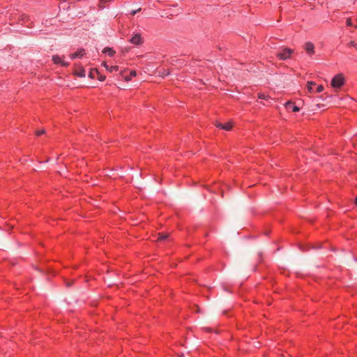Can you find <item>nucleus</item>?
<instances>
[{"label":"nucleus","instance_id":"1","mask_svg":"<svg viewBox=\"0 0 357 357\" xmlns=\"http://www.w3.org/2000/svg\"><path fill=\"white\" fill-rule=\"evenodd\" d=\"M344 84V77L342 74L336 75L331 80V86L333 88H340Z\"/></svg>","mask_w":357,"mask_h":357},{"label":"nucleus","instance_id":"2","mask_svg":"<svg viewBox=\"0 0 357 357\" xmlns=\"http://www.w3.org/2000/svg\"><path fill=\"white\" fill-rule=\"evenodd\" d=\"M293 52V50L285 47L282 50V52L277 54V56L281 60H286L290 58V56Z\"/></svg>","mask_w":357,"mask_h":357},{"label":"nucleus","instance_id":"3","mask_svg":"<svg viewBox=\"0 0 357 357\" xmlns=\"http://www.w3.org/2000/svg\"><path fill=\"white\" fill-rule=\"evenodd\" d=\"M303 47H304V50H305V52H307V54L310 56H312L315 53L314 45L311 42L305 43Z\"/></svg>","mask_w":357,"mask_h":357},{"label":"nucleus","instance_id":"4","mask_svg":"<svg viewBox=\"0 0 357 357\" xmlns=\"http://www.w3.org/2000/svg\"><path fill=\"white\" fill-rule=\"evenodd\" d=\"M52 61L55 64H61L62 66H68V63L64 61L62 58L58 55L52 56Z\"/></svg>","mask_w":357,"mask_h":357},{"label":"nucleus","instance_id":"5","mask_svg":"<svg viewBox=\"0 0 357 357\" xmlns=\"http://www.w3.org/2000/svg\"><path fill=\"white\" fill-rule=\"evenodd\" d=\"M215 126L218 128H220L223 130H230L232 127H233V123L231 122H227L225 124H222V123H218V122H216L215 123Z\"/></svg>","mask_w":357,"mask_h":357},{"label":"nucleus","instance_id":"6","mask_svg":"<svg viewBox=\"0 0 357 357\" xmlns=\"http://www.w3.org/2000/svg\"><path fill=\"white\" fill-rule=\"evenodd\" d=\"M130 42L134 45H140L142 43V39L139 33L135 34L131 39L130 40Z\"/></svg>","mask_w":357,"mask_h":357},{"label":"nucleus","instance_id":"7","mask_svg":"<svg viewBox=\"0 0 357 357\" xmlns=\"http://www.w3.org/2000/svg\"><path fill=\"white\" fill-rule=\"evenodd\" d=\"M85 50H83V49H81L78 51H77L76 52L73 53V54H70V57L72 59H76V58H81L82 56H83L84 54H85Z\"/></svg>","mask_w":357,"mask_h":357},{"label":"nucleus","instance_id":"8","mask_svg":"<svg viewBox=\"0 0 357 357\" xmlns=\"http://www.w3.org/2000/svg\"><path fill=\"white\" fill-rule=\"evenodd\" d=\"M285 107L287 109H292L293 112H296L300 110L299 107L294 105L293 102L288 101L284 104Z\"/></svg>","mask_w":357,"mask_h":357},{"label":"nucleus","instance_id":"9","mask_svg":"<svg viewBox=\"0 0 357 357\" xmlns=\"http://www.w3.org/2000/svg\"><path fill=\"white\" fill-rule=\"evenodd\" d=\"M102 52L105 53V54H107L109 56H112L115 54V52L112 49H111L109 47L104 48Z\"/></svg>","mask_w":357,"mask_h":357},{"label":"nucleus","instance_id":"10","mask_svg":"<svg viewBox=\"0 0 357 357\" xmlns=\"http://www.w3.org/2000/svg\"><path fill=\"white\" fill-rule=\"evenodd\" d=\"M105 66L107 68V70H109L110 73H112L114 71H117L119 70L118 66H108L106 64H105Z\"/></svg>","mask_w":357,"mask_h":357},{"label":"nucleus","instance_id":"11","mask_svg":"<svg viewBox=\"0 0 357 357\" xmlns=\"http://www.w3.org/2000/svg\"><path fill=\"white\" fill-rule=\"evenodd\" d=\"M75 75L80 77H84L85 76V71L83 68H81L79 70H75Z\"/></svg>","mask_w":357,"mask_h":357},{"label":"nucleus","instance_id":"12","mask_svg":"<svg viewBox=\"0 0 357 357\" xmlns=\"http://www.w3.org/2000/svg\"><path fill=\"white\" fill-rule=\"evenodd\" d=\"M136 75H137L136 71L135 70H132V71L130 72V75L129 76H126L124 77V79L126 81H127V82L130 81L132 77H135Z\"/></svg>","mask_w":357,"mask_h":357},{"label":"nucleus","instance_id":"13","mask_svg":"<svg viewBox=\"0 0 357 357\" xmlns=\"http://www.w3.org/2000/svg\"><path fill=\"white\" fill-rule=\"evenodd\" d=\"M112 0H100L99 8H103L106 6V3L110 2Z\"/></svg>","mask_w":357,"mask_h":357},{"label":"nucleus","instance_id":"14","mask_svg":"<svg viewBox=\"0 0 357 357\" xmlns=\"http://www.w3.org/2000/svg\"><path fill=\"white\" fill-rule=\"evenodd\" d=\"M168 236H169L168 234L159 233L158 239L159 241H162V240L167 239L168 238Z\"/></svg>","mask_w":357,"mask_h":357},{"label":"nucleus","instance_id":"15","mask_svg":"<svg viewBox=\"0 0 357 357\" xmlns=\"http://www.w3.org/2000/svg\"><path fill=\"white\" fill-rule=\"evenodd\" d=\"M90 75H91V78H94V77H96V75H98V72L96 69H94V70L91 69Z\"/></svg>","mask_w":357,"mask_h":357},{"label":"nucleus","instance_id":"16","mask_svg":"<svg viewBox=\"0 0 357 357\" xmlns=\"http://www.w3.org/2000/svg\"><path fill=\"white\" fill-rule=\"evenodd\" d=\"M314 84H315V83L312 82H307V89H308L309 91H312V86L314 85Z\"/></svg>","mask_w":357,"mask_h":357},{"label":"nucleus","instance_id":"17","mask_svg":"<svg viewBox=\"0 0 357 357\" xmlns=\"http://www.w3.org/2000/svg\"><path fill=\"white\" fill-rule=\"evenodd\" d=\"M258 97L259 98H261V99H265V100H268L269 98V96H266L264 93H258Z\"/></svg>","mask_w":357,"mask_h":357},{"label":"nucleus","instance_id":"18","mask_svg":"<svg viewBox=\"0 0 357 357\" xmlns=\"http://www.w3.org/2000/svg\"><path fill=\"white\" fill-rule=\"evenodd\" d=\"M349 46L354 47L357 50V43L354 41H351L349 43Z\"/></svg>","mask_w":357,"mask_h":357},{"label":"nucleus","instance_id":"19","mask_svg":"<svg viewBox=\"0 0 357 357\" xmlns=\"http://www.w3.org/2000/svg\"><path fill=\"white\" fill-rule=\"evenodd\" d=\"M324 91V86L322 85H319L317 89V91L318 93H321Z\"/></svg>","mask_w":357,"mask_h":357},{"label":"nucleus","instance_id":"20","mask_svg":"<svg viewBox=\"0 0 357 357\" xmlns=\"http://www.w3.org/2000/svg\"><path fill=\"white\" fill-rule=\"evenodd\" d=\"M346 23H347V26H352V22H351V18H348V19L347 20Z\"/></svg>","mask_w":357,"mask_h":357},{"label":"nucleus","instance_id":"21","mask_svg":"<svg viewBox=\"0 0 357 357\" xmlns=\"http://www.w3.org/2000/svg\"><path fill=\"white\" fill-rule=\"evenodd\" d=\"M45 132V130H39V131H36V134L37 135H40L44 134Z\"/></svg>","mask_w":357,"mask_h":357},{"label":"nucleus","instance_id":"22","mask_svg":"<svg viewBox=\"0 0 357 357\" xmlns=\"http://www.w3.org/2000/svg\"><path fill=\"white\" fill-rule=\"evenodd\" d=\"M140 10H141V8H139V9L135 10H132V11L131 12V15H135L137 13H138V12H139V11H140Z\"/></svg>","mask_w":357,"mask_h":357},{"label":"nucleus","instance_id":"23","mask_svg":"<svg viewBox=\"0 0 357 357\" xmlns=\"http://www.w3.org/2000/svg\"><path fill=\"white\" fill-rule=\"evenodd\" d=\"M105 79V76H101V77L99 78V79H100V81H103Z\"/></svg>","mask_w":357,"mask_h":357},{"label":"nucleus","instance_id":"24","mask_svg":"<svg viewBox=\"0 0 357 357\" xmlns=\"http://www.w3.org/2000/svg\"><path fill=\"white\" fill-rule=\"evenodd\" d=\"M355 203L357 204V196H356V198L355 199Z\"/></svg>","mask_w":357,"mask_h":357}]
</instances>
